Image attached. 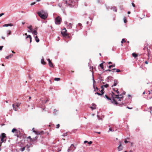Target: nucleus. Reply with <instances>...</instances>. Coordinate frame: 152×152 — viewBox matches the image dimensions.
Segmentation results:
<instances>
[{"label":"nucleus","instance_id":"obj_1","mask_svg":"<svg viewBox=\"0 0 152 152\" xmlns=\"http://www.w3.org/2000/svg\"><path fill=\"white\" fill-rule=\"evenodd\" d=\"M104 97L106 98L108 100L111 101V103L114 104L116 105H118V106H121L123 104V103H122L121 104H118V103L115 100V98H113L112 100L110 98L108 97V96L107 95H105Z\"/></svg>","mask_w":152,"mask_h":152},{"label":"nucleus","instance_id":"obj_2","mask_svg":"<svg viewBox=\"0 0 152 152\" xmlns=\"http://www.w3.org/2000/svg\"><path fill=\"white\" fill-rule=\"evenodd\" d=\"M39 16L42 19H45L48 17V14L47 13L42 11L41 12H37Z\"/></svg>","mask_w":152,"mask_h":152},{"label":"nucleus","instance_id":"obj_3","mask_svg":"<svg viewBox=\"0 0 152 152\" xmlns=\"http://www.w3.org/2000/svg\"><path fill=\"white\" fill-rule=\"evenodd\" d=\"M74 2L72 1V0H66L65 1V3H64V5H65L66 7H67L68 6L71 7L74 6Z\"/></svg>","mask_w":152,"mask_h":152},{"label":"nucleus","instance_id":"obj_4","mask_svg":"<svg viewBox=\"0 0 152 152\" xmlns=\"http://www.w3.org/2000/svg\"><path fill=\"white\" fill-rule=\"evenodd\" d=\"M6 134L4 133H2L0 136V138L1 140V142L0 143H1L3 142H5L6 141Z\"/></svg>","mask_w":152,"mask_h":152},{"label":"nucleus","instance_id":"obj_5","mask_svg":"<svg viewBox=\"0 0 152 152\" xmlns=\"http://www.w3.org/2000/svg\"><path fill=\"white\" fill-rule=\"evenodd\" d=\"M61 21V19L59 16H58L55 19V23L56 25H59Z\"/></svg>","mask_w":152,"mask_h":152},{"label":"nucleus","instance_id":"obj_6","mask_svg":"<svg viewBox=\"0 0 152 152\" xmlns=\"http://www.w3.org/2000/svg\"><path fill=\"white\" fill-rule=\"evenodd\" d=\"M33 132L34 133L37 135H40L41 134H43L44 132L43 131H42L41 132H38L35 131L34 130V128H33L32 129Z\"/></svg>","mask_w":152,"mask_h":152},{"label":"nucleus","instance_id":"obj_7","mask_svg":"<svg viewBox=\"0 0 152 152\" xmlns=\"http://www.w3.org/2000/svg\"><path fill=\"white\" fill-rule=\"evenodd\" d=\"M66 25L67 28L68 29H71L72 26V24L71 23H68L67 22H66Z\"/></svg>","mask_w":152,"mask_h":152},{"label":"nucleus","instance_id":"obj_8","mask_svg":"<svg viewBox=\"0 0 152 152\" xmlns=\"http://www.w3.org/2000/svg\"><path fill=\"white\" fill-rule=\"evenodd\" d=\"M58 6L60 8H62L61 9L62 10H64V8L66 7L65 5H64V3H62L61 4H59Z\"/></svg>","mask_w":152,"mask_h":152},{"label":"nucleus","instance_id":"obj_9","mask_svg":"<svg viewBox=\"0 0 152 152\" xmlns=\"http://www.w3.org/2000/svg\"><path fill=\"white\" fill-rule=\"evenodd\" d=\"M64 30H65L64 31H62L61 32V33L63 36H66L67 35V30H66V29L65 28H64ZM64 30V29H63Z\"/></svg>","mask_w":152,"mask_h":152},{"label":"nucleus","instance_id":"obj_10","mask_svg":"<svg viewBox=\"0 0 152 152\" xmlns=\"http://www.w3.org/2000/svg\"><path fill=\"white\" fill-rule=\"evenodd\" d=\"M48 61L49 62V66L51 67H53V64L52 62L51 61L50 59H48Z\"/></svg>","mask_w":152,"mask_h":152},{"label":"nucleus","instance_id":"obj_11","mask_svg":"<svg viewBox=\"0 0 152 152\" xmlns=\"http://www.w3.org/2000/svg\"><path fill=\"white\" fill-rule=\"evenodd\" d=\"M70 149H72V151H73L75 150L76 149V147L74 146L73 144L71 145V146L69 147Z\"/></svg>","mask_w":152,"mask_h":152},{"label":"nucleus","instance_id":"obj_12","mask_svg":"<svg viewBox=\"0 0 152 152\" xmlns=\"http://www.w3.org/2000/svg\"><path fill=\"white\" fill-rule=\"evenodd\" d=\"M123 148V147L121 146V142H120L119 145L118 147V149L119 151H121Z\"/></svg>","mask_w":152,"mask_h":152},{"label":"nucleus","instance_id":"obj_13","mask_svg":"<svg viewBox=\"0 0 152 152\" xmlns=\"http://www.w3.org/2000/svg\"><path fill=\"white\" fill-rule=\"evenodd\" d=\"M118 83V81L116 80H114V83L113 85L112 86V87H113V86H115Z\"/></svg>","mask_w":152,"mask_h":152},{"label":"nucleus","instance_id":"obj_14","mask_svg":"<svg viewBox=\"0 0 152 152\" xmlns=\"http://www.w3.org/2000/svg\"><path fill=\"white\" fill-rule=\"evenodd\" d=\"M27 27L29 29V30L28 31V32H31L33 31L32 29V26L31 25L28 26Z\"/></svg>","mask_w":152,"mask_h":152},{"label":"nucleus","instance_id":"obj_15","mask_svg":"<svg viewBox=\"0 0 152 152\" xmlns=\"http://www.w3.org/2000/svg\"><path fill=\"white\" fill-rule=\"evenodd\" d=\"M13 26V25L11 24V23H9V24H4L3 26V27H8V26Z\"/></svg>","mask_w":152,"mask_h":152},{"label":"nucleus","instance_id":"obj_16","mask_svg":"<svg viewBox=\"0 0 152 152\" xmlns=\"http://www.w3.org/2000/svg\"><path fill=\"white\" fill-rule=\"evenodd\" d=\"M34 37L35 38V40L37 42H38L39 41V39L38 38V37L37 36H34Z\"/></svg>","mask_w":152,"mask_h":152},{"label":"nucleus","instance_id":"obj_17","mask_svg":"<svg viewBox=\"0 0 152 152\" xmlns=\"http://www.w3.org/2000/svg\"><path fill=\"white\" fill-rule=\"evenodd\" d=\"M41 63L43 65H45L46 64V63L44 61V59L43 58H42L41 59Z\"/></svg>","mask_w":152,"mask_h":152},{"label":"nucleus","instance_id":"obj_18","mask_svg":"<svg viewBox=\"0 0 152 152\" xmlns=\"http://www.w3.org/2000/svg\"><path fill=\"white\" fill-rule=\"evenodd\" d=\"M12 133L15 132V133H18V130L15 128H14L12 130Z\"/></svg>","mask_w":152,"mask_h":152},{"label":"nucleus","instance_id":"obj_19","mask_svg":"<svg viewBox=\"0 0 152 152\" xmlns=\"http://www.w3.org/2000/svg\"><path fill=\"white\" fill-rule=\"evenodd\" d=\"M12 107L13 108L14 110L15 111H17L18 110V108L16 107H15V104H13L12 105Z\"/></svg>","mask_w":152,"mask_h":152},{"label":"nucleus","instance_id":"obj_20","mask_svg":"<svg viewBox=\"0 0 152 152\" xmlns=\"http://www.w3.org/2000/svg\"><path fill=\"white\" fill-rule=\"evenodd\" d=\"M29 38L30 39V42L31 43V42L32 38L31 36L30 35H28L26 37V38Z\"/></svg>","mask_w":152,"mask_h":152},{"label":"nucleus","instance_id":"obj_21","mask_svg":"<svg viewBox=\"0 0 152 152\" xmlns=\"http://www.w3.org/2000/svg\"><path fill=\"white\" fill-rule=\"evenodd\" d=\"M110 9H111L113 10V11L115 12H116L117 11V9L115 7H111V8H110Z\"/></svg>","mask_w":152,"mask_h":152},{"label":"nucleus","instance_id":"obj_22","mask_svg":"<svg viewBox=\"0 0 152 152\" xmlns=\"http://www.w3.org/2000/svg\"><path fill=\"white\" fill-rule=\"evenodd\" d=\"M90 69L91 70V71L92 72V75H93V81H94V82H95V80H94V77H93V74H94L93 71H91V70H93V66H90Z\"/></svg>","mask_w":152,"mask_h":152},{"label":"nucleus","instance_id":"obj_23","mask_svg":"<svg viewBox=\"0 0 152 152\" xmlns=\"http://www.w3.org/2000/svg\"><path fill=\"white\" fill-rule=\"evenodd\" d=\"M11 31L10 30H8L7 31V36H8L11 34Z\"/></svg>","mask_w":152,"mask_h":152},{"label":"nucleus","instance_id":"obj_24","mask_svg":"<svg viewBox=\"0 0 152 152\" xmlns=\"http://www.w3.org/2000/svg\"><path fill=\"white\" fill-rule=\"evenodd\" d=\"M31 32H32V34L34 35H37V32L36 30L32 31Z\"/></svg>","mask_w":152,"mask_h":152},{"label":"nucleus","instance_id":"obj_25","mask_svg":"<svg viewBox=\"0 0 152 152\" xmlns=\"http://www.w3.org/2000/svg\"><path fill=\"white\" fill-rule=\"evenodd\" d=\"M13 56V54H10L9 55L7 56L6 57V58L7 59H8L9 58H11Z\"/></svg>","mask_w":152,"mask_h":152},{"label":"nucleus","instance_id":"obj_26","mask_svg":"<svg viewBox=\"0 0 152 152\" xmlns=\"http://www.w3.org/2000/svg\"><path fill=\"white\" fill-rule=\"evenodd\" d=\"M113 90L116 92V93L118 94H119V92L118 91V89H115V88H113Z\"/></svg>","mask_w":152,"mask_h":152},{"label":"nucleus","instance_id":"obj_27","mask_svg":"<svg viewBox=\"0 0 152 152\" xmlns=\"http://www.w3.org/2000/svg\"><path fill=\"white\" fill-rule=\"evenodd\" d=\"M121 96V94H118V95H115V98L119 99V96Z\"/></svg>","mask_w":152,"mask_h":152},{"label":"nucleus","instance_id":"obj_28","mask_svg":"<svg viewBox=\"0 0 152 152\" xmlns=\"http://www.w3.org/2000/svg\"><path fill=\"white\" fill-rule=\"evenodd\" d=\"M95 94H97L98 95H99V96H101V95H102L103 94V93H98V92H96L95 93Z\"/></svg>","mask_w":152,"mask_h":152},{"label":"nucleus","instance_id":"obj_29","mask_svg":"<svg viewBox=\"0 0 152 152\" xmlns=\"http://www.w3.org/2000/svg\"><path fill=\"white\" fill-rule=\"evenodd\" d=\"M116 69H116L114 68V69H112V70H110V69H108V70H106V71H108L109 72H110V71H112L113 72H114V70H116Z\"/></svg>","mask_w":152,"mask_h":152},{"label":"nucleus","instance_id":"obj_30","mask_svg":"<svg viewBox=\"0 0 152 152\" xmlns=\"http://www.w3.org/2000/svg\"><path fill=\"white\" fill-rule=\"evenodd\" d=\"M132 55L133 57H136L137 56V54L135 53H133L132 54Z\"/></svg>","mask_w":152,"mask_h":152},{"label":"nucleus","instance_id":"obj_31","mask_svg":"<svg viewBox=\"0 0 152 152\" xmlns=\"http://www.w3.org/2000/svg\"><path fill=\"white\" fill-rule=\"evenodd\" d=\"M115 66V64H114L111 65H110L108 66V67L109 68H111L112 67H114Z\"/></svg>","mask_w":152,"mask_h":152},{"label":"nucleus","instance_id":"obj_32","mask_svg":"<svg viewBox=\"0 0 152 152\" xmlns=\"http://www.w3.org/2000/svg\"><path fill=\"white\" fill-rule=\"evenodd\" d=\"M103 63L104 62H103L101 64H99V66L102 69H103L104 68L103 66Z\"/></svg>","mask_w":152,"mask_h":152},{"label":"nucleus","instance_id":"obj_33","mask_svg":"<svg viewBox=\"0 0 152 152\" xmlns=\"http://www.w3.org/2000/svg\"><path fill=\"white\" fill-rule=\"evenodd\" d=\"M60 78H55L54 79V80L55 81H59L60 80Z\"/></svg>","mask_w":152,"mask_h":152},{"label":"nucleus","instance_id":"obj_34","mask_svg":"<svg viewBox=\"0 0 152 152\" xmlns=\"http://www.w3.org/2000/svg\"><path fill=\"white\" fill-rule=\"evenodd\" d=\"M25 147H23V148H21L20 149V150L21 151L23 152V151L25 150Z\"/></svg>","mask_w":152,"mask_h":152},{"label":"nucleus","instance_id":"obj_35","mask_svg":"<svg viewBox=\"0 0 152 152\" xmlns=\"http://www.w3.org/2000/svg\"><path fill=\"white\" fill-rule=\"evenodd\" d=\"M104 86L106 88H107L109 87V85L108 84H106L105 85H104Z\"/></svg>","mask_w":152,"mask_h":152},{"label":"nucleus","instance_id":"obj_36","mask_svg":"<svg viewBox=\"0 0 152 152\" xmlns=\"http://www.w3.org/2000/svg\"><path fill=\"white\" fill-rule=\"evenodd\" d=\"M90 108H91V109L92 110H94V109H95L96 108V107H90Z\"/></svg>","mask_w":152,"mask_h":152},{"label":"nucleus","instance_id":"obj_37","mask_svg":"<svg viewBox=\"0 0 152 152\" xmlns=\"http://www.w3.org/2000/svg\"><path fill=\"white\" fill-rule=\"evenodd\" d=\"M20 104L18 103H17L15 104V106L16 107L18 108L20 106Z\"/></svg>","mask_w":152,"mask_h":152},{"label":"nucleus","instance_id":"obj_38","mask_svg":"<svg viewBox=\"0 0 152 152\" xmlns=\"http://www.w3.org/2000/svg\"><path fill=\"white\" fill-rule=\"evenodd\" d=\"M78 25L80 27V29L82 28V24L80 23H79L78 24Z\"/></svg>","mask_w":152,"mask_h":152},{"label":"nucleus","instance_id":"obj_39","mask_svg":"<svg viewBox=\"0 0 152 152\" xmlns=\"http://www.w3.org/2000/svg\"><path fill=\"white\" fill-rule=\"evenodd\" d=\"M124 42H126V41L124 39H122L121 42V43H123Z\"/></svg>","mask_w":152,"mask_h":152},{"label":"nucleus","instance_id":"obj_40","mask_svg":"<svg viewBox=\"0 0 152 152\" xmlns=\"http://www.w3.org/2000/svg\"><path fill=\"white\" fill-rule=\"evenodd\" d=\"M124 23H126L127 22V20L125 17L124 18Z\"/></svg>","mask_w":152,"mask_h":152},{"label":"nucleus","instance_id":"obj_41","mask_svg":"<svg viewBox=\"0 0 152 152\" xmlns=\"http://www.w3.org/2000/svg\"><path fill=\"white\" fill-rule=\"evenodd\" d=\"M67 135V133H64L63 134H62V136L64 137H65V136H66Z\"/></svg>","mask_w":152,"mask_h":152},{"label":"nucleus","instance_id":"obj_42","mask_svg":"<svg viewBox=\"0 0 152 152\" xmlns=\"http://www.w3.org/2000/svg\"><path fill=\"white\" fill-rule=\"evenodd\" d=\"M110 131L113 132L114 131V130H112L111 128H110L108 132H109Z\"/></svg>","mask_w":152,"mask_h":152},{"label":"nucleus","instance_id":"obj_43","mask_svg":"<svg viewBox=\"0 0 152 152\" xmlns=\"http://www.w3.org/2000/svg\"><path fill=\"white\" fill-rule=\"evenodd\" d=\"M59 126H60V125L59 124H58L56 125V128L57 129H58V128H59Z\"/></svg>","mask_w":152,"mask_h":152},{"label":"nucleus","instance_id":"obj_44","mask_svg":"<svg viewBox=\"0 0 152 152\" xmlns=\"http://www.w3.org/2000/svg\"><path fill=\"white\" fill-rule=\"evenodd\" d=\"M104 89H102L100 91V92H101V93H103L104 94Z\"/></svg>","mask_w":152,"mask_h":152},{"label":"nucleus","instance_id":"obj_45","mask_svg":"<svg viewBox=\"0 0 152 152\" xmlns=\"http://www.w3.org/2000/svg\"><path fill=\"white\" fill-rule=\"evenodd\" d=\"M36 3V2H33V3H31V6H32L34 4H35Z\"/></svg>","mask_w":152,"mask_h":152},{"label":"nucleus","instance_id":"obj_46","mask_svg":"<svg viewBox=\"0 0 152 152\" xmlns=\"http://www.w3.org/2000/svg\"><path fill=\"white\" fill-rule=\"evenodd\" d=\"M92 105L93 107H96V105L94 103H93L92 104Z\"/></svg>","mask_w":152,"mask_h":152},{"label":"nucleus","instance_id":"obj_47","mask_svg":"<svg viewBox=\"0 0 152 152\" xmlns=\"http://www.w3.org/2000/svg\"><path fill=\"white\" fill-rule=\"evenodd\" d=\"M72 151V149H70L69 148L67 150V151H68L67 152H69V151Z\"/></svg>","mask_w":152,"mask_h":152},{"label":"nucleus","instance_id":"obj_48","mask_svg":"<svg viewBox=\"0 0 152 152\" xmlns=\"http://www.w3.org/2000/svg\"><path fill=\"white\" fill-rule=\"evenodd\" d=\"M4 13H1L0 14V17H1L2 16L4 15Z\"/></svg>","mask_w":152,"mask_h":152},{"label":"nucleus","instance_id":"obj_49","mask_svg":"<svg viewBox=\"0 0 152 152\" xmlns=\"http://www.w3.org/2000/svg\"><path fill=\"white\" fill-rule=\"evenodd\" d=\"M116 72H121V71L119 69H117Z\"/></svg>","mask_w":152,"mask_h":152},{"label":"nucleus","instance_id":"obj_50","mask_svg":"<svg viewBox=\"0 0 152 152\" xmlns=\"http://www.w3.org/2000/svg\"><path fill=\"white\" fill-rule=\"evenodd\" d=\"M3 47V46H0V50H2Z\"/></svg>","mask_w":152,"mask_h":152},{"label":"nucleus","instance_id":"obj_51","mask_svg":"<svg viewBox=\"0 0 152 152\" xmlns=\"http://www.w3.org/2000/svg\"><path fill=\"white\" fill-rule=\"evenodd\" d=\"M92 143V142L91 141H90V142H88V143L89 144H91Z\"/></svg>","mask_w":152,"mask_h":152},{"label":"nucleus","instance_id":"obj_52","mask_svg":"<svg viewBox=\"0 0 152 152\" xmlns=\"http://www.w3.org/2000/svg\"><path fill=\"white\" fill-rule=\"evenodd\" d=\"M132 5L133 7H135V4H134V3H132Z\"/></svg>","mask_w":152,"mask_h":152},{"label":"nucleus","instance_id":"obj_53","mask_svg":"<svg viewBox=\"0 0 152 152\" xmlns=\"http://www.w3.org/2000/svg\"><path fill=\"white\" fill-rule=\"evenodd\" d=\"M150 110L151 111H150V112L151 113V111H152V107H150Z\"/></svg>","mask_w":152,"mask_h":152},{"label":"nucleus","instance_id":"obj_54","mask_svg":"<svg viewBox=\"0 0 152 152\" xmlns=\"http://www.w3.org/2000/svg\"><path fill=\"white\" fill-rule=\"evenodd\" d=\"M96 91H97H97H98V90H99V89H98V88H97V87H96Z\"/></svg>","mask_w":152,"mask_h":152},{"label":"nucleus","instance_id":"obj_55","mask_svg":"<svg viewBox=\"0 0 152 152\" xmlns=\"http://www.w3.org/2000/svg\"><path fill=\"white\" fill-rule=\"evenodd\" d=\"M119 97L120 98H119V99H121V98H122L123 97V96H122V95H121V96H119Z\"/></svg>","mask_w":152,"mask_h":152},{"label":"nucleus","instance_id":"obj_56","mask_svg":"<svg viewBox=\"0 0 152 152\" xmlns=\"http://www.w3.org/2000/svg\"><path fill=\"white\" fill-rule=\"evenodd\" d=\"M127 108H128V109H132V108L131 107V108H130V107H127Z\"/></svg>","mask_w":152,"mask_h":152},{"label":"nucleus","instance_id":"obj_57","mask_svg":"<svg viewBox=\"0 0 152 152\" xmlns=\"http://www.w3.org/2000/svg\"><path fill=\"white\" fill-rule=\"evenodd\" d=\"M124 142H125V143H127V142H128V141H127L126 140H125L124 141Z\"/></svg>","mask_w":152,"mask_h":152},{"label":"nucleus","instance_id":"obj_58","mask_svg":"<svg viewBox=\"0 0 152 152\" xmlns=\"http://www.w3.org/2000/svg\"><path fill=\"white\" fill-rule=\"evenodd\" d=\"M93 87H94V91H96V90L95 89V86H94H94H93Z\"/></svg>","mask_w":152,"mask_h":152},{"label":"nucleus","instance_id":"obj_59","mask_svg":"<svg viewBox=\"0 0 152 152\" xmlns=\"http://www.w3.org/2000/svg\"><path fill=\"white\" fill-rule=\"evenodd\" d=\"M103 87H104V85H103V86H101V87L102 89H104V88H103Z\"/></svg>","mask_w":152,"mask_h":152},{"label":"nucleus","instance_id":"obj_60","mask_svg":"<svg viewBox=\"0 0 152 152\" xmlns=\"http://www.w3.org/2000/svg\"><path fill=\"white\" fill-rule=\"evenodd\" d=\"M28 138H29V139H31V137L30 136H29V137H28Z\"/></svg>","mask_w":152,"mask_h":152},{"label":"nucleus","instance_id":"obj_61","mask_svg":"<svg viewBox=\"0 0 152 152\" xmlns=\"http://www.w3.org/2000/svg\"><path fill=\"white\" fill-rule=\"evenodd\" d=\"M145 63L146 64H148V62L147 61H146L145 62Z\"/></svg>","mask_w":152,"mask_h":152},{"label":"nucleus","instance_id":"obj_62","mask_svg":"<svg viewBox=\"0 0 152 152\" xmlns=\"http://www.w3.org/2000/svg\"><path fill=\"white\" fill-rule=\"evenodd\" d=\"M100 0H97V2L98 3H100Z\"/></svg>","mask_w":152,"mask_h":152},{"label":"nucleus","instance_id":"obj_63","mask_svg":"<svg viewBox=\"0 0 152 152\" xmlns=\"http://www.w3.org/2000/svg\"><path fill=\"white\" fill-rule=\"evenodd\" d=\"M108 63V64H112V62L110 61Z\"/></svg>","mask_w":152,"mask_h":152},{"label":"nucleus","instance_id":"obj_64","mask_svg":"<svg viewBox=\"0 0 152 152\" xmlns=\"http://www.w3.org/2000/svg\"><path fill=\"white\" fill-rule=\"evenodd\" d=\"M25 23V22H22V24L23 25H24Z\"/></svg>","mask_w":152,"mask_h":152}]
</instances>
